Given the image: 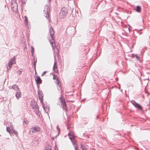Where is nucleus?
<instances>
[{"mask_svg": "<svg viewBox=\"0 0 150 150\" xmlns=\"http://www.w3.org/2000/svg\"><path fill=\"white\" fill-rule=\"evenodd\" d=\"M50 36L49 37V40L50 43L51 44L52 47H56L55 46L54 40L53 37L54 33V30L51 27L50 30Z\"/></svg>", "mask_w": 150, "mask_h": 150, "instance_id": "obj_1", "label": "nucleus"}, {"mask_svg": "<svg viewBox=\"0 0 150 150\" xmlns=\"http://www.w3.org/2000/svg\"><path fill=\"white\" fill-rule=\"evenodd\" d=\"M68 12L67 8L65 7L62 8L60 12L59 16L61 18H63L66 16Z\"/></svg>", "mask_w": 150, "mask_h": 150, "instance_id": "obj_2", "label": "nucleus"}, {"mask_svg": "<svg viewBox=\"0 0 150 150\" xmlns=\"http://www.w3.org/2000/svg\"><path fill=\"white\" fill-rule=\"evenodd\" d=\"M40 130V129L39 127H33L30 129L29 134H30L32 135L35 133L39 132Z\"/></svg>", "mask_w": 150, "mask_h": 150, "instance_id": "obj_3", "label": "nucleus"}, {"mask_svg": "<svg viewBox=\"0 0 150 150\" xmlns=\"http://www.w3.org/2000/svg\"><path fill=\"white\" fill-rule=\"evenodd\" d=\"M6 130L7 132L10 133V134H11L14 133L16 135L17 134V133L16 131L14 130L13 127H11L10 128L7 127Z\"/></svg>", "mask_w": 150, "mask_h": 150, "instance_id": "obj_4", "label": "nucleus"}, {"mask_svg": "<svg viewBox=\"0 0 150 150\" xmlns=\"http://www.w3.org/2000/svg\"><path fill=\"white\" fill-rule=\"evenodd\" d=\"M131 102L136 108L138 109H142L141 106L135 103L134 100H132Z\"/></svg>", "mask_w": 150, "mask_h": 150, "instance_id": "obj_5", "label": "nucleus"}, {"mask_svg": "<svg viewBox=\"0 0 150 150\" xmlns=\"http://www.w3.org/2000/svg\"><path fill=\"white\" fill-rule=\"evenodd\" d=\"M39 97L40 99V102L42 103V106L44 108V109L45 110L46 112H47V110H46L45 109V108L44 105H43V101H42V94H39Z\"/></svg>", "mask_w": 150, "mask_h": 150, "instance_id": "obj_6", "label": "nucleus"}, {"mask_svg": "<svg viewBox=\"0 0 150 150\" xmlns=\"http://www.w3.org/2000/svg\"><path fill=\"white\" fill-rule=\"evenodd\" d=\"M35 79L37 84H39L41 83V80L39 76H36Z\"/></svg>", "mask_w": 150, "mask_h": 150, "instance_id": "obj_7", "label": "nucleus"}, {"mask_svg": "<svg viewBox=\"0 0 150 150\" xmlns=\"http://www.w3.org/2000/svg\"><path fill=\"white\" fill-rule=\"evenodd\" d=\"M11 8H15V9H17L18 8V5L17 3H16V1H15L14 2V4H13L11 6Z\"/></svg>", "mask_w": 150, "mask_h": 150, "instance_id": "obj_8", "label": "nucleus"}, {"mask_svg": "<svg viewBox=\"0 0 150 150\" xmlns=\"http://www.w3.org/2000/svg\"><path fill=\"white\" fill-rule=\"evenodd\" d=\"M56 63L55 62L54 64L53 67V69L54 71L55 72H57V66L56 65Z\"/></svg>", "mask_w": 150, "mask_h": 150, "instance_id": "obj_9", "label": "nucleus"}, {"mask_svg": "<svg viewBox=\"0 0 150 150\" xmlns=\"http://www.w3.org/2000/svg\"><path fill=\"white\" fill-rule=\"evenodd\" d=\"M16 96L17 98H18L21 96V92L19 90L17 91V92L16 93Z\"/></svg>", "mask_w": 150, "mask_h": 150, "instance_id": "obj_10", "label": "nucleus"}, {"mask_svg": "<svg viewBox=\"0 0 150 150\" xmlns=\"http://www.w3.org/2000/svg\"><path fill=\"white\" fill-rule=\"evenodd\" d=\"M12 88L14 90L16 91H18L19 90L18 86L16 85H13Z\"/></svg>", "mask_w": 150, "mask_h": 150, "instance_id": "obj_11", "label": "nucleus"}, {"mask_svg": "<svg viewBox=\"0 0 150 150\" xmlns=\"http://www.w3.org/2000/svg\"><path fill=\"white\" fill-rule=\"evenodd\" d=\"M141 7L139 6H138L136 7V11L137 12L139 13L141 12Z\"/></svg>", "mask_w": 150, "mask_h": 150, "instance_id": "obj_12", "label": "nucleus"}, {"mask_svg": "<svg viewBox=\"0 0 150 150\" xmlns=\"http://www.w3.org/2000/svg\"><path fill=\"white\" fill-rule=\"evenodd\" d=\"M53 79H54V80H56V81L57 82V83H58V82H59V81H58V77H57V76L56 75H53Z\"/></svg>", "mask_w": 150, "mask_h": 150, "instance_id": "obj_13", "label": "nucleus"}, {"mask_svg": "<svg viewBox=\"0 0 150 150\" xmlns=\"http://www.w3.org/2000/svg\"><path fill=\"white\" fill-rule=\"evenodd\" d=\"M13 62H10L9 63H8V67H9V68H8V67H7V69H10V68H11L12 66V63Z\"/></svg>", "mask_w": 150, "mask_h": 150, "instance_id": "obj_14", "label": "nucleus"}, {"mask_svg": "<svg viewBox=\"0 0 150 150\" xmlns=\"http://www.w3.org/2000/svg\"><path fill=\"white\" fill-rule=\"evenodd\" d=\"M24 18L25 19V23L26 24V25L27 26V25H28V18L26 16H24Z\"/></svg>", "mask_w": 150, "mask_h": 150, "instance_id": "obj_15", "label": "nucleus"}, {"mask_svg": "<svg viewBox=\"0 0 150 150\" xmlns=\"http://www.w3.org/2000/svg\"><path fill=\"white\" fill-rule=\"evenodd\" d=\"M46 8H47V14L46 16V17L47 18H48L49 17V13H48V6H46Z\"/></svg>", "mask_w": 150, "mask_h": 150, "instance_id": "obj_16", "label": "nucleus"}, {"mask_svg": "<svg viewBox=\"0 0 150 150\" xmlns=\"http://www.w3.org/2000/svg\"><path fill=\"white\" fill-rule=\"evenodd\" d=\"M45 150H51V146H47Z\"/></svg>", "mask_w": 150, "mask_h": 150, "instance_id": "obj_17", "label": "nucleus"}, {"mask_svg": "<svg viewBox=\"0 0 150 150\" xmlns=\"http://www.w3.org/2000/svg\"><path fill=\"white\" fill-rule=\"evenodd\" d=\"M62 106H63L64 108H65L66 107V104L65 102H62Z\"/></svg>", "mask_w": 150, "mask_h": 150, "instance_id": "obj_18", "label": "nucleus"}, {"mask_svg": "<svg viewBox=\"0 0 150 150\" xmlns=\"http://www.w3.org/2000/svg\"><path fill=\"white\" fill-rule=\"evenodd\" d=\"M33 50H34V49H33V48H32V49L31 50L32 55V56H33V53H34Z\"/></svg>", "mask_w": 150, "mask_h": 150, "instance_id": "obj_19", "label": "nucleus"}, {"mask_svg": "<svg viewBox=\"0 0 150 150\" xmlns=\"http://www.w3.org/2000/svg\"><path fill=\"white\" fill-rule=\"evenodd\" d=\"M26 2V0H21V2L22 4H25Z\"/></svg>", "mask_w": 150, "mask_h": 150, "instance_id": "obj_20", "label": "nucleus"}, {"mask_svg": "<svg viewBox=\"0 0 150 150\" xmlns=\"http://www.w3.org/2000/svg\"><path fill=\"white\" fill-rule=\"evenodd\" d=\"M90 22H93L94 23H95V21L94 20H91Z\"/></svg>", "mask_w": 150, "mask_h": 150, "instance_id": "obj_21", "label": "nucleus"}, {"mask_svg": "<svg viewBox=\"0 0 150 150\" xmlns=\"http://www.w3.org/2000/svg\"><path fill=\"white\" fill-rule=\"evenodd\" d=\"M46 73V72L45 71H44L42 74V76H43L44 75L45 73Z\"/></svg>", "mask_w": 150, "mask_h": 150, "instance_id": "obj_22", "label": "nucleus"}, {"mask_svg": "<svg viewBox=\"0 0 150 150\" xmlns=\"http://www.w3.org/2000/svg\"><path fill=\"white\" fill-rule=\"evenodd\" d=\"M36 103L35 102L34 103V105H32L33 107V108L36 105Z\"/></svg>", "mask_w": 150, "mask_h": 150, "instance_id": "obj_23", "label": "nucleus"}, {"mask_svg": "<svg viewBox=\"0 0 150 150\" xmlns=\"http://www.w3.org/2000/svg\"><path fill=\"white\" fill-rule=\"evenodd\" d=\"M18 73L19 74H21V72L20 71H18Z\"/></svg>", "mask_w": 150, "mask_h": 150, "instance_id": "obj_24", "label": "nucleus"}, {"mask_svg": "<svg viewBox=\"0 0 150 150\" xmlns=\"http://www.w3.org/2000/svg\"><path fill=\"white\" fill-rule=\"evenodd\" d=\"M135 56H136V58L137 59H138L139 57H138V56H137V55H135Z\"/></svg>", "mask_w": 150, "mask_h": 150, "instance_id": "obj_25", "label": "nucleus"}, {"mask_svg": "<svg viewBox=\"0 0 150 150\" xmlns=\"http://www.w3.org/2000/svg\"><path fill=\"white\" fill-rule=\"evenodd\" d=\"M75 148L76 149V150H77V149H76V146H75Z\"/></svg>", "mask_w": 150, "mask_h": 150, "instance_id": "obj_26", "label": "nucleus"}, {"mask_svg": "<svg viewBox=\"0 0 150 150\" xmlns=\"http://www.w3.org/2000/svg\"><path fill=\"white\" fill-rule=\"evenodd\" d=\"M55 150H58V149H57V148L56 146L55 147Z\"/></svg>", "mask_w": 150, "mask_h": 150, "instance_id": "obj_27", "label": "nucleus"}, {"mask_svg": "<svg viewBox=\"0 0 150 150\" xmlns=\"http://www.w3.org/2000/svg\"><path fill=\"white\" fill-rule=\"evenodd\" d=\"M135 55L134 54H132V56L133 57H134Z\"/></svg>", "mask_w": 150, "mask_h": 150, "instance_id": "obj_28", "label": "nucleus"}, {"mask_svg": "<svg viewBox=\"0 0 150 150\" xmlns=\"http://www.w3.org/2000/svg\"><path fill=\"white\" fill-rule=\"evenodd\" d=\"M57 130H58L59 131V128H58L57 127Z\"/></svg>", "mask_w": 150, "mask_h": 150, "instance_id": "obj_29", "label": "nucleus"}, {"mask_svg": "<svg viewBox=\"0 0 150 150\" xmlns=\"http://www.w3.org/2000/svg\"><path fill=\"white\" fill-rule=\"evenodd\" d=\"M35 75H37V73H36V72H35Z\"/></svg>", "mask_w": 150, "mask_h": 150, "instance_id": "obj_30", "label": "nucleus"}, {"mask_svg": "<svg viewBox=\"0 0 150 150\" xmlns=\"http://www.w3.org/2000/svg\"><path fill=\"white\" fill-rule=\"evenodd\" d=\"M134 44V42H133V44ZM134 46V44H133V45H132V47H133V46Z\"/></svg>", "mask_w": 150, "mask_h": 150, "instance_id": "obj_31", "label": "nucleus"}, {"mask_svg": "<svg viewBox=\"0 0 150 150\" xmlns=\"http://www.w3.org/2000/svg\"><path fill=\"white\" fill-rule=\"evenodd\" d=\"M13 60H15V58H13Z\"/></svg>", "mask_w": 150, "mask_h": 150, "instance_id": "obj_32", "label": "nucleus"}, {"mask_svg": "<svg viewBox=\"0 0 150 150\" xmlns=\"http://www.w3.org/2000/svg\"><path fill=\"white\" fill-rule=\"evenodd\" d=\"M82 149H83V150H84V147H83V148H82Z\"/></svg>", "mask_w": 150, "mask_h": 150, "instance_id": "obj_33", "label": "nucleus"}, {"mask_svg": "<svg viewBox=\"0 0 150 150\" xmlns=\"http://www.w3.org/2000/svg\"><path fill=\"white\" fill-rule=\"evenodd\" d=\"M70 139H71V138H70Z\"/></svg>", "mask_w": 150, "mask_h": 150, "instance_id": "obj_34", "label": "nucleus"}, {"mask_svg": "<svg viewBox=\"0 0 150 150\" xmlns=\"http://www.w3.org/2000/svg\"><path fill=\"white\" fill-rule=\"evenodd\" d=\"M51 0H49V1H50Z\"/></svg>", "mask_w": 150, "mask_h": 150, "instance_id": "obj_35", "label": "nucleus"}]
</instances>
